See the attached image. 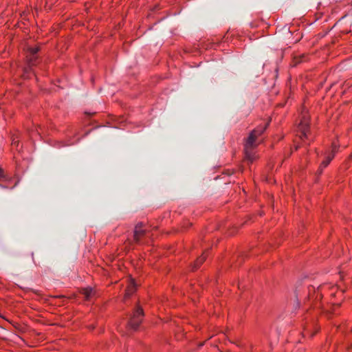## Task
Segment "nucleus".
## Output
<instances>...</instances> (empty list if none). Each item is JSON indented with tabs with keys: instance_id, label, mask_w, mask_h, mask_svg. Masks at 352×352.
Listing matches in <instances>:
<instances>
[{
	"instance_id": "1",
	"label": "nucleus",
	"mask_w": 352,
	"mask_h": 352,
	"mask_svg": "<svg viewBox=\"0 0 352 352\" xmlns=\"http://www.w3.org/2000/svg\"><path fill=\"white\" fill-rule=\"evenodd\" d=\"M144 316V313L142 307L137 304L127 322V328L134 331H137L142 322Z\"/></svg>"
},
{
	"instance_id": "2",
	"label": "nucleus",
	"mask_w": 352,
	"mask_h": 352,
	"mask_svg": "<svg viewBox=\"0 0 352 352\" xmlns=\"http://www.w3.org/2000/svg\"><path fill=\"white\" fill-rule=\"evenodd\" d=\"M27 62L28 65L27 67H24L23 69V77L24 78H29V75L30 74H35L33 70V67L36 66L38 63V55L34 56H30L29 53L27 52Z\"/></svg>"
},
{
	"instance_id": "3",
	"label": "nucleus",
	"mask_w": 352,
	"mask_h": 352,
	"mask_svg": "<svg viewBox=\"0 0 352 352\" xmlns=\"http://www.w3.org/2000/svg\"><path fill=\"white\" fill-rule=\"evenodd\" d=\"M257 138V136L252 131H251L246 139L245 144L244 145V150L246 158L252 162L254 160L253 155L252 153V148L254 146L255 141Z\"/></svg>"
},
{
	"instance_id": "4",
	"label": "nucleus",
	"mask_w": 352,
	"mask_h": 352,
	"mask_svg": "<svg viewBox=\"0 0 352 352\" xmlns=\"http://www.w3.org/2000/svg\"><path fill=\"white\" fill-rule=\"evenodd\" d=\"M146 234L147 230L144 228V224L142 222L138 223L133 230V241L135 243H140Z\"/></svg>"
},
{
	"instance_id": "5",
	"label": "nucleus",
	"mask_w": 352,
	"mask_h": 352,
	"mask_svg": "<svg viewBox=\"0 0 352 352\" xmlns=\"http://www.w3.org/2000/svg\"><path fill=\"white\" fill-rule=\"evenodd\" d=\"M12 182V179L6 175L4 173L3 170L0 168V188L4 189H12L16 185V183L14 184L12 186H10L11 182Z\"/></svg>"
},
{
	"instance_id": "6",
	"label": "nucleus",
	"mask_w": 352,
	"mask_h": 352,
	"mask_svg": "<svg viewBox=\"0 0 352 352\" xmlns=\"http://www.w3.org/2000/svg\"><path fill=\"white\" fill-rule=\"evenodd\" d=\"M309 124L308 122L304 119L303 120H301L298 125V129L300 131L301 134L300 135V138L303 140L304 138H307V133L309 131Z\"/></svg>"
},
{
	"instance_id": "7",
	"label": "nucleus",
	"mask_w": 352,
	"mask_h": 352,
	"mask_svg": "<svg viewBox=\"0 0 352 352\" xmlns=\"http://www.w3.org/2000/svg\"><path fill=\"white\" fill-rule=\"evenodd\" d=\"M137 289V285L135 282V280L131 279V283L127 287L126 292H125V296L124 298H129L132 296L136 291Z\"/></svg>"
},
{
	"instance_id": "8",
	"label": "nucleus",
	"mask_w": 352,
	"mask_h": 352,
	"mask_svg": "<svg viewBox=\"0 0 352 352\" xmlns=\"http://www.w3.org/2000/svg\"><path fill=\"white\" fill-rule=\"evenodd\" d=\"M94 291L92 287H87L80 289V294L84 296L86 300H89L94 295Z\"/></svg>"
},
{
	"instance_id": "9",
	"label": "nucleus",
	"mask_w": 352,
	"mask_h": 352,
	"mask_svg": "<svg viewBox=\"0 0 352 352\" xmlns=\"http://www.w3.org/2000/svg\"><path fill=\"white\" fill-rule=\"evenodd\" d=\"M208 252V250H206L205 252H204L201 256L197 258L192 266V270L198 269L201 266V265L206 261Z\"/></svg>"
},
{
	"instance_id": "10",
	"label": "nucleus",
	"mask_w": 352,
	"mask_h": 352,
	"mask_svg": "<svg viewBox=\"0 0 352 352\" xmlns=\"http://www.w3.org/2000/svg\"><path fill=\"white\" fill-rule=\"evenodd\" d=\"M270 125V121L264 124H260L252 131L257 136L261 135Z\"/></svg>"
},
{
	"instance_id": "11",
	"label": "nucleus",
	"mask_w": 352,
	"mask_h": 352,
	"mask_svg": "<svg viewBox=\"0 0 352 352\" xmlns=\"http://www.w3.org/2000/svg\"><path fill=\"white\" fill-rule=\"evenodd\" d=\"M339 144H337L336 142H332L331 144V153H329L330 154H333V155H336V153L339 150Z\"/></svg>"
},
{
	"instance_id": "12",
	"label": "nucleus",
	"mask_w": 352,
	"mask_h": 352,
	"mask_svg": "<svg viewBox=\"0 0 352 352\" xmlns=\"http://www.w3.org/2000/svg\"><path fill=\"white\" fill-rule=\"evenodd\" d=\"M294 60L295 62V65L298 64V63H300L303 61L305 60V56L304 54H302V55H299L298 56H295L294 58Z\"/></svg>"
},
{
	"instance_id": "13",
	"label": "nucleus",
	"mask_w": 352,
	"mask_h": 352,
	"mask_svg": "<svg viewBox=\"0 0 352 352\" xmlns=\"http://www.w3.org/2000/svg\"><path fill=\"white\" fill-rule=\"evenodd\" d=\"M38 51H39V47H30V48H28L27 52L29 53V54L30 56H34V55H37Z\"/></svg>"
},
{
	"instance_id": "14",
	"label": "nucleus",
	"mask_w": 352,
	"mask_h": 352,
	"mask_svg": "<svg viewBox=\"0 0 352 352\" xmlns=\"http://www.w3.org/2000/svg\"><path fill=\"white\" fill-rule=\"evenodd\" d=\"M335 155L333 154L328 153L327 156L325 157V160L324 161L327 164H329L331 160L334 158Z\"/></svg>"
},
{
	"instance_id": "15",
	"label": "nucleus",
	"mask_w": 352,
	"mask_h": 352,
	"mask_svg": "<svg viewBox=\"0 0 352 352\" xmlns=\"http://www.w3.org/2000/svg\"><path fill=\"white\" fill-rule=\"evenodd\" d=\"M308 290H309V295H308V296H309V298H311L312 297L311 296V292H315V288L313 286H309L308 287Z\"/></svg>"
},
{
	"instance_id": "16",
	"label": "nucleus",
	"mask_w": 352,
	"mask_h": 352,
	"mask_svg": "<svg viewBox=\"0 0 352 352\" xmlns=\"http://www.w3.org/2000/svg\"><path fill=\"white\" fill-rule=\"evenodd\" d=\"M329 164H327L324 160L321 162L320 164V168H326Z\"/></svg>"
},
{
	"instance_id": "17",
	"label": "nucleus",
	"mask_w": 352,
	"mask_h": 352,
	"mask_svg": "<svg viewBox=\"0 0 352 352\" xmlns=\"http://www.w3.org/2000/svg\"><path fill=\"white\" fill-rule=\"evenodd\" d=\"M321 298V295L319 294V287L317 289V295L316 296V299Z\"/></svg>"
},
{
	"instance_id": "18",
	"label": "nucleus",
	"mask_w": 352,
	"mask_h": 352,
	"mask_svg": "<svg viewBox=\"0 0 352 352\" xmlns=\"http://www.w3.org/2000/svg\"><path fill=\"white\" fill-rule=\"evenodd\" d=\"M322 171L323 168L319 167L318 170H317L318 175H321L322 173Z\"/></svg>"
},
{
	"instance_id": "19",
	"label": "nucleus",
	"mask_w": 352,
	"mask_h": 352,
	"mask_svg": "<svg viewBox=\"0 0 352 352\" xmlns=\"http://www.w3.org/2000/svg\"><path fill=\"white\" fill-rule=\"evenodd\" d=\"M88 327L90 330H93L95 328V327L93 324H90Z\"/></svg>"
},
{
	"instance_id": "20",
	"label": "nucleus",
	"mask_w": 352,
	"mask_h": 352,
	"mask_svg": "<svg viewBox=\"0 0 352 352\" xmlns=\"http://www.w3.org/2000/svg\"><path fill=\"white\" fill-rule=\"evenodd\" d=\"M31 256H32V258L33 262L34 263V264H36V262H35L34 258V252L31 253Z\"/></svg>"
},
{
	"instance_id": "21",
	"label": "nucleus",
	"mask_w": 352,
	"mask_h": 352,
	"mask_svg": "<svg viewBox=\"0 0 352 352\" xmlns=\"http://www.w3.org/2000/svg\"><path fill=\"white\" fill-rule=\"evenodd\" d=\"M296 296L297 300H298V294L297 293V291H296ZM298 305H299V300H298Z\"/></svg>"
}]
</instances>
